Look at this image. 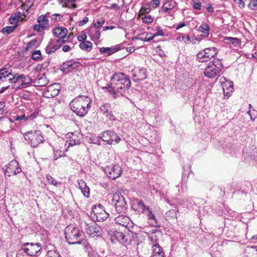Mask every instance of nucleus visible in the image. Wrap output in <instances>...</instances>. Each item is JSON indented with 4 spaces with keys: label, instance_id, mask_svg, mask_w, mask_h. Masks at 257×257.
I'll return each mask as SVG.
<instances>
[{
    "label": "nucleus",
    "instance_id": "nucleus-12",
    "mask_svg": "<svg viewBox=\"0 0 257 257\" xmlns=\"http://www.w3.org/2000/svg\"><path fill=\"white\" fill-rule=\"evenodd\" d=\"M220 83L221 84L223 94L225 96L228 98L230 96V93L233 91V82L230 81H227L224 77H222L220 78Z\"/></svg>",
    "mask_w": 257,
    "mask_h": 257
},
{
    "label": "nucleus",
    "instance_id": "nucleus-33",
    "mask_svg": "<svg viewBox=\"0 0 257 257\" xmlns=\"http://www.w3.org/2000/svg\"><path fill=\"white\" fill-rule=\"evenodd\" d=\"M224 41L227 43L232 44L234 46L236 47L240 43V40L237 38H233L230 37H226L224 38Z\"/></svg>",
    "mask_w": 257,
    "mask_h": 257
},
{
    "label": "nucleus",
    "instance_id": "nucleus-29",
    "mask_svg": "<svg viewBox=\"0 0 257 257\" xmlns=\"http://www.w3.org/2000/svg\"><path fill=\"white\" fill-rule=\"evenodd\" d=\"M198 31L202 36L207 37L209 34V26L206 23H202L198 28Z\"/></svg>",
    "mask_w": 257,
    "mask_h": 257
},
{
    "label": "nucleus",
    "instance_id": "nucleus-45",
    "mask_svg": "<svg viewBox=\"0 0 257 257\" xmlns=\"http://www.w3.org/2000/svg\"><path fill=\"white\" fill-rule=\"evenodd\" d=\"M178 211L176 209H171L166 212V215L168 217H176L177 212Z\"/></svg>",
    "mask_w": 257,
    "mask_h": 257
},
{
    "label": "nucleus",
    "instance_id": "nucleus-48",
    "mask_svg": "<svg viewBox=\"0 0 257 257\" xmlns=\"http://www.w3.org/2000/svg\"><path fill=\"white\" fill-rule=\"evenodd\" d=\"M52 20L58 22L61 20L63 18V15L60 14H54L51 17Z\"/></svg>",
    "mask_w": 257,
    "mask_h": 257
},
{
    "label": "nucleus",
    "instance_id": "nucleus-52",
    "mask_svg": "<svg viewBox=\"0 0 257 257\" xmlns=\"http://www.w3.org/2000/svg\"><path fill=\"white\" fill-rule=\"evenodd\" d=\"M160 0H152L151 1L150 5L152 8L155 9L160 5Z\"/></svg>",
    "mask_w": 257,
    "mask_h": 257
},
{
    "label": "nucleus",
    "instance_id": "nucleus-11",
    "mask_svg": "<svg viewBox=\"0 0 257 257\" xmlns=\"http://www.w3.org/2000/svg\"><path fill=\"white\" fill-rule=\"evenodd\" d=\"M104 172L107 177L114 180L120 176L122 171L119 165L115 164L105 167Z\"/></svg>",
    "mask_w": 257,
    "mask_h": 257
},
{
    "label": "nucleus",
    "instance_id": "nucleus-1",
    "mask_svg": "<svg viewBox=\"0 0 257 257\" xmlns=\"http://www.w3.org/2000/svg\"><path fill=\"white\" fill-rule=\"evenodd\" d=\"M91 100L86 95H79L74 98L69 103L71 109L76 115L84 116L90 108Z\"/></svg>",
    "mask_w": 257,
    "mask_h": 257
},
{
    "label": "nucleus",
    "instance_id": "nucleus-2",
    "mask_svg": "<svg viewBox=\"0 0 257 257\" xmlns=\"http://www.w3.org/2000/svg\"><path fill=\"white\" fill-rule=\"evenodd\" d=\"M110 85L114 86L118 94L122 95L130 88L131 82L129 77L124 73L118 72L114 73L111 77Z\"/></svg>",
    "mask_w": 257,
    "mask_h": 257
},
{
    "label": "nucleus",
    "instance_id": "nucleus-59",
    "mask_svg": "<svg viewBox=\"0 0 257 257\" xmlns=\"http://www.w3.org/2000/svg\"><path fill=\"white\" fill-rule=\"evenodd\" d=\"M170 9L167 7L165 5H163V6L161 7L160 12L161 13H167L170 12Z\"/></svg>",
    "mask_w": 257,
    "mask_h": 257
},
{
    "label": "nucleus",
    "instance_id": "nucleus-64",
    "mask_svg": "<svg viewBox=\"0 0 257 257\" xmlns=\"http://www.w3.org/2000/svg\"><path fill=\"white\" fill-rule=\"evenodd\" d=\"M46 178L48 183L49 184L53 183V181H54V178L50 175H49V174L46 175Z\"/></svg>",
    "mask_w": 257,
    "mask_h": 257
},
{
    "label": "nucleus",
    "instance_id": "nucleus-15",
    "mask_svg": "<svg viewBox=\"0 0 257 257\" xmlns=\"http://www.w3.org/2000/svg\"><path fill=\"white\" fill-rule=\"evenodd\" d=\"M112 240H116L120 243L124 245H128L131 243V240L128 239V236L124 233L119 231H115L112 237Z\"/></svg>",
    "mask_w": 257,
    "mask_h": 257
},
{
    "label": "nucleus",
    "instance_id": "nucleus-54",
    "mask_svg": "<svg viewBox=\"0 0 257 257\" xmlns=\"http://www.w3.org/2000/svg\"><path fill=\"white\" fill-rule=\"evenodd\" d=\"M143 22L146 24H150L153 22V19L151 16H145L142 18Z\"/></svg>",
    "mask_w": 257,
    "mask_h": 257
},
{
    "label": "nucleus",
    "instance_id": "nucleus-50",
    "mask_svg": "<svg viewBox=\"0 0 257 257\" xmlns=\"http://www.w3.org/2000/svg\"><path fill=\"white\" fill-rule=\"evenodd\" d=\"M84 250L87 252L88 257H90V253L94 251L89 243H86V244H85Z\"/></svg>",
    "mask_w": 257,
    "mask_h": 257
},
{
    "label": "nucleus",
    "instance_id": "nucleus-31",
    "mask_svg": "<svg viewBox=\"0 0 257 257\" xmlns=\"http://www.w3.org/2000/svg\"><path fill=\"white\" fill-rule=\"evenodd\" d=\"M110 139L108 142V144L115 145L119 143L121 141L120 138L117 135L116 133L111 131Z\"/></svg>",
    "mask_w": 257,
    "mask_h": 257
},
{
    "label": "nucleus",
    "instance_id": "nucleus-40",
    "mask_svg": "<svg viewBox=\"0 0 257 257\" xmlns=\"http://www.w3.org/2000/svg\"><path fill=\"white\" fill-rule=\"evenodd\" d=\"M100 109L105 114L110 109V105L109 103H105L100 106Z\"/></svg>",
    "mask_w": 257,
    "mask_h": 257
},
{
    "label": "nucleus",
    "instance_id": "nucleus-6",
    "mask_svg": "<svg viewBox=\"0 0 257 257\" xmlns=\"http://www.w3.org/2000/svg\"><path fill=\"white\" fill-rule=\"evenodd\" d=\"M42 250V245L40 243L27 242L25 243L21 249L19 251V254L23 253H26L31 256H38Z\"/></svg>",
    "mask_w": 257,
    "mask_h": 257
},
{
    "label": "nucleus",
    "instance_id": "nucleus-46",
    "mask_svg": "<svg viewBox=\"0 0 257 257\" xmlns=\"http://www.w3.org/2000/svg\"><path fill=\"white\" fill-rule=\"evenodd\" d=\"M13 77V83L16 84L18 81H19L20 79H22L24 78L23 74L19 75L18 73L15 74L14 75H12Z\"/></svg>",
    "mask_w": 257,
    "mask_h": 257
},
{
    "label": "nucleus",
    "instance_id": "nucleus-9",
    "mask_svg": "<svg viewBox=\"0 0 257 257\" xmlns=\"http://www.w3.org/2000/svg\"><path fill=\"white\" fill-rule=\"evenodd\" d=\"M2 170L4 172L6 178L7 177L16 175L22 171L18 162L15 160L11 161L7 165L3 168Z\"/></svg>",
    "mask_w": 257,
    "mask_h": 257
},
{
    "label": "nucleus",
    "instance_id": "nucleus-22",
    "mask_svg": "<svg viewBox=\"0 0 257 257\" xmlns=\"http://www.w3.org/2000/svg\"><path fill=\"white\" fill-rule=\"evenodd\" d=\"M48 81L44 74L38 75L36 79L33 80V84L35 86L42 87L48 83Z\"/></svg>",
    "mask_w": 257,
    "mask_h": 257
},
{
    "label": "nucleus",
    "instance_id": "nucleus-39",
    "mask_svg": "<svg viewBox=\"0 0 257 257\" xmlns=\"http://www.w3.org/2000/svg\"><path fill=\"white\" fill-rule=\"evenodd\" d=\"M248 7L251 10L257 11V0H250Z\"/></svg>",
    "mask_w": 257,
    "mask_h": 257
},
{
    "label": "nucleus",
    "instance_id": "nucleus-44",
    "mask_svg": "<svg viewBox=\"0 0 257 257\" xmlns=\"http://www.w3.org/2000/svg\"><path fill=\"white\" fill-rule=\"evenodd\" d=\"M37 43V39H33V40H31L30 42H29L27 44V46L26 47V50L29 51V50L30 49L33 48L34 46H35Z\"/></svg>",
    "mask_w": 257,
    "mask_h": 257
},
{
    "label": "nucleus",
    "instance_id": "nucleus-55",
    "mask_svg": "<svg viewBox=\"0 0 257 257\" xmlns=\"http://www.w3.org/2000/svg\"><path fill=\"white\" fill-rule=\"evenodd\" d=\"M155 38L154 35H152L151 34H148L144 38L143 40L145 42H150Z\"/></svg>",
    "mask_w": 257,
    "mask_h": 257
},
{
    "label": "nucleus",
    "instance_id": "nucleus-42",
    "mask_svg": "<svg viewBox=\"0 0 257 257\" xmlns=\"http://www.w3.org/2000/svg\"><path fill=\"white\" fill-rule=\"evenodd\" d=\"M164 4L168 7L170 10L174 9L176 6L175 2L169 0H166V2Z\"/></svg>",
    "mask_w": 257,
    "mask_h": 257
},
{
    "label": "nucleus",
    "instance_id": "nucleus-62",
    "mask_svg": "<svg viewBox=\"0 0 257 257\" xmlns=\"http://www.w3.org/2000/svg\"><path fill=\"white\" fill-rule=\"evenodd\" d=\"M88 21V18L87 17H84L82 20L79 21V26H82L85 24H86Z\"/></svg>",
    "mask_w": 257,
    "mask_h": 257
},
{
    "label": "nucleus",
    "instance_id": "nucleus-37",
    "mask_svg": "<svg viewBox=\"0 0 257 257\" xmlns=\"http://www.w3.org/2000/svg\"><path fill=\"white\" fill-rule=\"evenodd\" d=\"M59 88H60V86H59L58 84H53L52 85H50L48 87V91H52V89L53 90L55 89L54 93V95H58L60 92V89Z\"/></svg>",
    "mask_w": 257,
    "mask_h": 257
},
{
    "label": "nucleus",
    "instance_id": "nucleus-57",
    "mask_svg": "<svg viewBox=\"0 0 257 257\" xmlns=\"http://www.w3.org/2000/svg\"><path fill=\"white\" fill-rule=\"evenodd\" d=\"M234 3L238 5L239 7L243 9L245 7V3L242 0H234Z\"/></svg>",
    "mask_w": 257,
    "mask_h": 257
},
{
    "label": "nucleus",
    "instance_id": "nucleus-17",
    "mask_svg": "<svg viewBox=\"0 0 257 257\" xmlns=\"http://www.w3.org/2000/svg\"><path fill=\"white\" fill-rule=\"evenodd\" d=\"M95 211L96 214H90V217L94 221L103 222L108 218L109 214L105 210H101L100 212Z\"/></svg>",
    "mask_w": 257,
    "mask_h": 257
},
{
    "label": "nucleus",
    "instance_id": "nucleus-51",
    "mask_svg": "<svg viewBox=\"0 0 257 257\" xmlns=\"http://www.w3.org/2000/svg\"><path fill=\"white\" fill-rule=\"evenodd\" d=\"M156 31H157V32L156 33L154 34V35L155 36V37L156 36H165V34H164L163 30L161 29L160 27L157 26V27L156 28Z\"/></svg>",
    "mask_w": 257,
    "mask_h": 257
},
{
    "label": "nucleus",
    "instance_id": "nucleus-35",
    "mask_svg": "<svg viewBox=\"0 0 257 257\" xmlns=\"http://www.w3.org/2000/svg\"><path fill=\"white\" fill-rule=\"evenodd\" d=\"M17 25H16L13 26H7L4 28H3L1 30V32L4 34L9 35L11 34V33L13 32L14 30L17 28Z\"/></svg>",
    "mask_w": 257,
    "mask_h": 257
},
{
    "label": "nucleus",
    "instance_id": "nucleus-3",
    "mask_svg": "<svg viewBox=\"0 0 257 257\" xmlns=\"http://www.w3.org/2000/svg\"><path fill=\"white\" fill-rule=\"evenodd\" d=\"M65 235L67 242L70 244H82L85 240H83V233L78 228L73 225L67 226L65 230Z\"/></svg>",
    "mask_w": 257,
    "mask_h": 257
},
{
    "label": "nucleus",
    "instance_id": "nucleus-7",
    "mask_svg": "<svg viewBox=\"0 0 257 257\" xmlns=\"http://www.w3.org/2000/svg\"><path fill=\"white\" fill-rule=\"evenodd\" d=\"M112 202L114 205L115 211L118 214L125 213L127 210L126 201L123 195L116 193L113 195Z\"/></svg>",
    "mask_w": 257,
    "mask_h": 257
},
{
    "label": "nucleus",
    "instance_id": "nucleus-13",
    "mask_svg": "<svg viewBox=\"0 0 257 257\" xmlns=\"http://www.w3.org/2000/svg\"><path fill=\"white\" fill-rule=\"evenodd\" d=\"M85 230L86 233L92 237L98 236L101 234L100 226L94 222L86 224Z\"/></svg>",
    "mask_w": 257,
    "mask_h": 257
},
{
    "label": "nucleus",
    "instance_id": "nucleus-28",
    "mask_svg": "<svg viewBox=\"0 0 257 257\" xmlns=\"http://www.w3.org/2000/svg\"><path fill=\"white\" fill-rule=\"evenodd\" d=\"M12 75V70H8L6 67H4L0 69V81L2 82L6 81L10 75Z\"/></svg>",
    "mask_w": 257,
    "mask_h": 257
},
{
    "label": "nucleus",
    "instance_id": "nucleus-60",
    "mask_svg": "<svg viewBox=\"0 0 257 257\" xmlns=\"http://www.w3.org/2000/svg\"><path fill=\"white\" fill-rule=\"evenodd\" d=\"M24 78L22 79H20L19 81L21 82V85L18 87V88H26L25 80V75L23 74Z\"/></svg>",
    "mask_w": 257,
    "mask_h": 257
},
{
    "label": "nucleus",
    "instance_id": "nucleus-25",
    "mask_svg": "<svg viewBox=\"0 0 257 257\" xmlns=\"http://www.w3.org/2000/svg\"><path fill=\"white\" fill-rule=\"evenodd\" d=\"M120 49V45H117L114 47H102L100 49L99 51L101 53H107V55L110 56Z\"/></svg>",
    "mask_w": 257,
    "mask_h": 257
},
{
    "label": "nucleus",
    "instance_id": "nucleus-36",
    "mask_svg": "<svg viewBox=\"0 0 257 257\" xmlns=\"http://www.w3.org/2000/svg\"><path fill=\"white\" fill-rule=\"evenodd\" d=\"M21 16V13L20 12L16 13L13 15L9 19V22L11 24H15L16 22H18L19 19Z\"/></svg>",
    "mask_w": 257,
    "mask_h": 257
},
{
    "label": "nucleus",
    "instance_id": "nucleus-49",
    "mask_svg": "<svg viewBox=\"0 0 257 257\" xmlns=\"http://www.w3.org/2000/svg\"><path fill=\"white\" fill-rule=\"evenodd\" d=\"M109 89L108 90L109 92L113 95V97L114 98H116L117 94L118 93L116 88H114V86H112L110 84L109 86Z\"/></svg>",
    "mask_w": 257,
    "mask_h": 257
},
{
    "label": "nucleus",
    "instance_id": "nucleus-20",
    "mask_svg": "<svg viewBox=\"0 0 257 257\" xmlns=\"http://www.w3.org/2000/svg\"><path fill=\"white\" fill-rule=\"evenodd\" d=\"M130 221L131 220L128 216L123 215H119L114 218V221L116 223L125 227H128Z\"/></svg>",
    "mask_w": 257,
    "mask_h": 257
},
{
    "label": "nucleus",
    "instance_id": "nucleus-43",
    "mask_svg": "<svg viewBox=\"0 0 257 257\" xmlns=\"http://www.w3.org/2000/svg\"><path fill=\"white\" fill-rule=\"evenodd\" d=\"M46 257H60L59 252L56 250H49L47 252Z\"/></svg>",
    "mask_w": 257,
    "mask_h": 257
},
{
    "label": "nucleus",
    "instance_id": "nucleus-4",
    "mask_svg": "<svg viewBox=\"0 0 257 257\" xmlns=\"http://www.w3.org/2000/svg\"><path fill=\"white\" fill-rule=\"evenodd\" d=\"M25 140L33 148L37 147L44 142L45 139L40 130H32L24 135Z\"/></svg>",
    "mask_w": 257,
    "mask_h": 257
},
{
    "label": "nucleus",
    "instance_id": "nucleus-16",
    "mask_svg": "<svg viewBox=\"0 0 257 257\" xmlns=\"http://www.w3.org/2000/svg\"><path fill=\"white\" fill-rule=\"evenodd\" d=\"M132 75L136 79L135 81L143 80L147 78L146 70L143 68H136L132 71Z\"/></svg>",
    "mask_w": 257,
    "mask_h": 257
},
{
    "label": "nucleus",
    "instance_id": "nucleus-8",
    "mask_svg": "<svg viewBox=\"0 0 257 257\" xmlns=\"http://www.w3.org/2000/svg\"><path fill=\"white\" fill-rule=\"evenodd\" d=\"M218 50L215 47L206 48L200 51L196 55L200 62H207L214 58L218 53Z\"/></svg>",
    "mask_w": 257,
    "mask_h": 257
},
{
    "label": "nucleus",
    "instance_id": "nucleus-30",
    "mask_svg": "<svg viewBox=\"0 0 257 257\" xmlns=\"http://www.w3.org/2000/svg\"><path fill=\"white\" fill-rule=\"evenodd\" d=\"M153 248V255L152 257H165V253L160 246H155Z\"/></svg>",
    "mask_w": 257,
    "mask_h": 257
},
{
    "label": "nucleus",
    "instance_id": "nucleus-18",
    "mask_svg": "<svg viewBox=\"0 0 257 257\" xmlns=\"http://www.w3.org/2000/svg\"><path fill=\"white\" fill-rule=\"evenodd\" d=\"M161 235V232L158 229H154L149 234V239L152 243V246H160L159 244L158 241L159 237Z\"/></svg>",
    "mask_w": 257,
    "mask_h": 257
},
{
    "label": "nucleus",
    "instance_id": "nucleus-41",
    "mask_svg": "<svg viewBox=\"0 0 257 257\" xmlns=\"http://www.w3.org/2000/svg\"><path fill=\"white\" fill-rule=\"evenodd\" d=\"M247 113L250 116L251 120H253L257 117V111L254 109H249Z\"/></svg>",
    "mask_w": 257,
    "mask_h": 257
},
{
    "label": "nucleus",
    "instance_id": "nucleus-19",
    "mask_svg": "<svg viewBox=\"0 0 257 257\" xmlns=\"http://www.w3.org/2000/svg\"><path fill=\"white\" fill-rule=\"evenodd\" d=\"M78 185L79 189L81 190V193L83 196L86 198L90 196V189L87 185L86 183L82 179L78 180Z\"/></svg>",
    "mask_w": 257,
    "mask_h": 257
},
{
    "label": "nucleus",
    "instance_id": "nucleus-21",
    "mask_svg": "<svg viewBox=\"0 0 257 257\" xmlns=\"http://www.w3.org/2000/svg\"><path fill=\"white\" fill-rule=\"evenodd\" d=\"M145 213H146L147 216L149 220V224L151 226L156 227L160 226V225L158 223V222L157 221V219L154 214L152 213V211L150 210L148 207H147Z\"/></svg>",
    "mask_w": 257,
    "mask_h": 257
},
{
    "label": "nucleus",
    "instance_id": "nucleus-53",
    "mask_svg": "<svg viewBox=\"0 0 257 257\" xmlns=\"http://www.w3.org/2000/svg\"><path fill=\"white\" fill-rule=\"evenodd\" d=\"M25 80L26 87L28 85L33 84V80L30 76L25 75Z\"/></svg>",
    "mask_w": 257,
    "mask_h": 257
},
{
    "label": "nucleus",
    "instance_id": "nucleus-63",
    "mask_svg": "<svg viewBox=\"0 0 257 257\" xmlns=\"http://www.w3.org/2000/svg\"><path fill=\"white\" fill-rule=\"evenodd\" d=\"M43 29H44V28H42L41 25H40L39 23L38 24H36L34 26V30L37 32H40Z\"/></svg>",
    "mask_w": 257,
    "mask_h": 257
},
{
    "label": "nucleus",
    "instance_id": "nucleus-26",
    "mask_svg": "<svg viewBox=\"0 0 257 257\" xmlns=\"http://www.w3.org/2000/svg\"><path fill=\"white\" fill-rule=\"evenodd\" d=\"M134 209L142 213H145L147 207L142 200H137L133 205Z\"/></svg>",
    "mask_w": 257,
    "mask_h": 257
},
{
    "label": "nucleus",
    "instance_id": "nucleus-47",
    "mask_svg": "<svg viewBox=\"0 0 257 257\" xmlns=\"http://www.w3.org/2000/svg\"><path fill=\"white\" fill-rule=\"evenodd\" d=\"M104 23V20L102 19H98L96 20L95 22L94 23V27L96 28H99L102 27V26Z\"/></svg>",
    "mask_w": 257,
    "mask_h": 257
},
{
    "label": "nucleus",
    "instance_id": "nucleus-32",
    "mask_svg": "<svg viewBox=\"0 0 257 257\" xmlns=\"http://www.w3.org/2000/svg\"><path fill=\"white\" fill-rule=\"evenodd\" d=\"M79 47L83 50L87 52H90L92 48V44L91 42L89 41H85L83 42H81L79 44Z\"/></svg>",
    "mask_w": 257,
    "mask_h": 257
},
{
    "label": "nucleus",
    "instance_id": "nucleus-24",
    "mask_svg": "<svg viewBox=\"0 0 257 257\" xmlns=\"http://www.w3.org/2000/svg\"><path fill=\"white\" fill-rule=\"evenodd\" d=\"M52 42L53 40H51L45 48L46 52L48 54L54 53L63 44L57 43L56 42L55 44H53Z\"/></svg>",
    "mask_w": 257,
    "mask_h": 257
},
{
    "label": "nucleus",
    "instance_id": "nucleus-56",
    "mask_svg": "<svg viewBox=\"0 0 257 257\" xmlns=\"http://www.w3.org/2000/svg\"><path fill=\"white\" fill-rule=\"evenodd\" d=\"M99 139H100L99 138H90V143L99 146L101 145L100 141Z\"/></svg>",
    "mask_w": 257,
    "mask_h": 257
},
{
    "label": "nucleus",
    "instance_id": "nucleus-14",
    "mask_svg": "<svg viewBox=\"0 0 257 257\" xmlns=\"http://www.w3.org/2000/svg\"><path fill=\"white\" fill-rule=\"evenodd\" d=\"M80 65L78 61L70 60L64 62L60 66V69L63 72H69L78 68Z\"/></svg>",
    "mask_w": 257,
    "mask_h": 257
},
{
    "label": "nucleus",
    "instance_id": "nucleus-23",
    "mask_svg": "<svg viewBox=\"0 0 257 257\" xmlns=\"http://www.w3.org/2000/svg\"><path fill=\"white\" fill-rule=\"evenodd\" d=\"M49 15L50 13H47L46 15H41L37 19V22L44 29L49 27V20L47 18L49 17Z\"/></svg>",
    "mask_w": 257,
    "mask_h": 257
},
{
    "label": "nucleus",
    "instance_id": "nucleus-27",
    "mask_svg": "<svg viewBox=\"0 0 257 257\" xmlns=\"http://www.w3.org/2000/svg\"><path fill=\"white\" fill-rule=\"evenodd\" d=\"M68 136L70 138L68 142V147L75 145H79L80 143V139L76 135H74L73 133H68Z\"/></svg>",
    "mask_w": 257,
    "mask_h": 257
},
{
    "label": "nucleus",
    "instance_id": "nucleus-38",
    "mask_svg": "<svg viewBox=\"0 0 257 257\" xmlns=\"http://www.w3.org/2000/svg\"><path fill=\"white\" fill-rule=\"evenodd\" d=\"M42 55L40 50H36L32 54V58L36 61L39 60L41 58Z\"/></svg>",
    "mask_w": 257,
    "mask_h": 257
},
{
    "label": "nucleus",
    "instance_id": "nucleus-58",
    "mask_svg": "<svg viewBox=\"0 0 257 257\" xmlns=\"http://www.w3.org/2000/svg\"><path fill=\"white\" fill-rule=\"evenodd\" d=\"M105 115L106 117L108 118L109 119L114 120L115 119V117L113 115L112 111L111 110H108L106 113H105Z\"/></svg>",
    "mask_w": 257,
    "mask_h": 257
},
{
    "label": "nucleus",
    "instance_id": "nucleus-61",
    "mask_svg": "<svg viewBox=\"0 0 257 257\" xmlns=\"http://www.w3.org/2000/svg\"><path fill=\"white\" fill-rule=\"evenodd\" d=\"M86 38H87V36H86V34H83L81 36H78L77 40L79 42H83L85 41V40L86 39Z\"/></svg>",
    "mask_w": 257,
    "mask_h": 257
},
{
    "label": "nucleus",
    "instance_id": "nucleus-10",
    "mask_svg": "<svg viewBox=\"0 0 257 257\" xmlns=\"http://www.w3.org/2000/svg\"><path fill=\"white\" fill-rule=\"evenodd\" d=\"M52 32L54 37L59 38L56 40L57 43L64 44L69 38V37L67 36L68 30L66 28L62 27H57L53 30Z\"/></svg>",
    "mask_w": 257,
    "mask_h": 257
},
{
    "label": "nucleus",
    "instance_id": "nucleus-34",
    "mask_svg": "<svg viewBox=\"0 0 257 257\" xmlns=\"http://www.w3.org/2000/svg\"><path fill=\"white\" fill-rule=\"evenodd\" d=\"M111 131H106L102 132L100 134L98 137V138L101 139L102 141L105 142L108 144V142L110 139V136L111 135Z\"/></svg>",
    "mask_w": 257,
    "mask_h": 257
},
{
    "label": "nucleus",
    "instance_id": "nucleus-5",
    "mask_svg": "<svg viewBox=\"0 0 257 257\" xmlns=\"http://www.w3.org/2000/svg\"><path fill=\"white\" fill-rule=\"evenodd\" d=\"M222 68L221 60L219 59H215L206 67L204 74L209 78H214L220 75Z\"/></svg>",
    "mask_w": 257,
    "mask_h": 257
}]
</instances>
